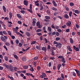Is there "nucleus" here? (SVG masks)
I'll list each match as a JSON object with an SVG mask.
<instances>
[{"label": "nucleus", "instance_id": "f257e3e1", "mask_svg": "<svg viewBox=\"0 0 80 80\" xmlns=\"http://www.w3.org/2000/svg\"><path fill=\"white\" fill-rule=\"evenodd\" d=\"M4 37L3 36L1 37V39L3 42H6V40H7L8 39V38L6 36H4Z\"/></svg>", "mask_w": 80, "mask_h": 80}, {"label": "nucleus", "instance_id": "f03ea898", "mask_svg": "<svg viewBox=\"0 0 80 80\" xmlns=\"http://www.w3.org/2000/svg\"><path fill=\"white\" fill-rule=\"evenodd\" d=\"M7 69L9 70L10 71H11V72H13V71H14V69H13V66L12 65H9V66L8 67V68Z\"/></svg>", "mask_w": 80, "mask_h": 80}, {"label": "nucleus", "instance_id": "7ed1b4c3", "mask_svg": "<svg viewBox=\"0 0 80 80\" xmlns=\"http://www.w3.org/2000/svg\"><path fill=\"white\" fill-rule=\"evenodd\" d=\"M36 25L37 27L39 28H42V25H40V23L39 21H38L37 22Z\"/></svg>", "mask_w": 80, "mask_h": 80}, {"label": "nucleus", "instance_id": "20e7f679", "mask_svg": "<svg viewBox=\"0 0 80 80\" xmlns=\"http://www.w3.org/2000/svg\"><path fill=\"white\" fill-rule=\"evenodd\" d=\"M62 44L59 42L57 44V45H56V47H57V48H62Z\"/></svg>", "mask_w": 80, "mask_h": 80}, {"label": "nucleus", "instance_id": "39448f33", "mask_svg": "<svg viewBox=\"0 0 80 80\" xmlns=\"http://www.w3.org/2000/svg\"><path fill=\"white\" fill-rule=\"evenodd\" d=\"M42 75H41L40 76V77L41 78H43L44 77H47V75L44 72H42Z\"/></svg>", "mask_w": 80, "mask_h": 80}, {"label": "nucleus", "instance_id": "423d86ee", "mask_svg": "<svg viewBox=\"0 0 80 80\" xmlns=\"http://www.w3.org/2000/svg\"><path fill=\"white\" fill-rule=\"evenodd\" d=\"M73 48L77 52H79V51H80V48L78 47H76L75 46H73Z\"/></svg>", "mask_w": 80, "mask_h": 80}, {"label": "nucleus", "instance_id": "0eeeda50", "mask_svg": "<svg viewBox=\"0 0 80 80\" xmlns=\"http://www.w3.org/2000/svg\"><path fill=\"white\" fill-rule=\"evenodd\" d=\"M71 25H72V22H71V21H68V22H67L66 23V25H67L68 27H70L71 26Z\"/></svg>", "mask_w": 80, "mask_h": 80}, {"label": "nucleus", "instance_id": "6e6552de", "mask_svg": "<svg viewBox=\"0 0 80 80\" xmlns=\"http://www.w3.org/2000/svg\"><path fill=\"white\" fill-rule=\"evenodd\" d=\"M32 25L34 26L35 25V23H36V22H37V20L36 19L34 18L32 20Z\"/></svg>", "mask_w": 80, "mask_h": 80}, {"label": "nucleus", "instance_id": "1a4fd4ad", "mask_svg": "<svg viewBox=\"0 0 80 80\" xmlns=\"http://www.w3.org/2000/svg\"><path fill=\"white\" fill-rule=\"evenodd\" d=\"M2 65H3V66H4V67H5L6 68H7V69L8 68V67H9V65H7V64H6L5 63H4L2 64Z\"/></svg>", "mask_w": 80, "mask_h": 80}, {"label": "nucleus", "instance_id": "9d476101", "mask_svg": "<svg viewBox=\"0 0 80 80\" xmlns=\"http://www.w3.org/2000/svg\"><path fill=\"white\" fill-rule=\"evenodd\" d=\"M26 75H28V76H31L33 78H34V76L33 75H32V73H26Z\"/></svg>", "mask_w": 80, "mask_h": 80}, {"label": "nucleus", "instance_id": "9b49d317", "mask_svg": "<svg viewBox=\"0 0 80 80\" xmlns=\"http://www.w3.org/2000/svg\"><path fill=\"white\" fill-rule=\"evenodd\" d=\"M75 71H76V73L78 75V76H80V73H79V72L80 71H79L77 70V69H75Z\"/></svg>", "mask_w": 80, "mask_h": 80}, {"label": "nucleus", "instance_id": "f8f14e48", "mask_svg": "<svg viewBox=\"0 0 80 80\" xmlns=\"http://www.w3.org/2000/svg\"><path fill=\"white\" fill-rule=\"evenodd\" d=\"M24 3L25 5L27 6L28 5V1H27L25 0L24 1Z\"/></svg>", "mask_w": 80, "mask_h": 80}, {"label": "nucleus", "instance_id": "ddd939ff", "mask_svg": "<svg viewBox=\"0 0 80 80\" xmlns=\"http://www.w3.org/2000/svg\"><path fill=\"white\" fill-rule=\"evenodd\" d=\"M9 14V17L10 18V19H12V13L11 12H10Z\"/></svg>", "mask_w": 80, "mask_h": 80}, {"label": "nucleus", "instance_id": "4468645a", "mask_svg": "<svg viewBox=\"0 0 80 80\" xmlns=\"http://www.w3.org/2000/svg\"><path fill=\"white\" fill-rule=\"evenodd\" d=\"M22 60L23 62H26L27 61V58L26 57H23L22 58Z\"/></svg>", "mask_w": 80, "mask_h": 80}, {"label": "nucleus", "instance_id": "2eb2a0df", "mask_svg": "<svg viewBox=\"0 0 80 80\" xmlns=\"http://www.w3.org/2000/svg\"><path fill=\"white\" fill-rule=\"evenodd\" d=\"M61 80H64L65 79L64 78V75H63V73H62L61 74Z\"/></svg>", "mask_w": 80, "mask_h": 80}, {"label": "nucleus", "instance_id": "dca6fc26", "mask_svg": "<svg viewBox=\"0 0 80 80\" xmlns=\"http://www.w3.org/2000/svg\"><path fill=\"white\" fill-rule=\"evenodd\" d=\"M52 3L55 7H57V3H56V2H55V1L53 0L52 1Z\"/></svg>", "mask_w": 80, "mask_h": 80}, {"label": "nucleus", "instance_id": "f3484780", "mask_svg": "<svg viewBox=\"0 0 80 80\" xmlns=\"http://www.w3.org/2000/svg\"><path fill=\"white\" fill-rule=\"evenodd\" d=\"M2 8L4 12H6V8L4 6H2Z\"/></svg>", "mask_w": 80, "mask_h": 80}, {"label": "nucleus", "instance_id": "a211bd4d", "mask_svg": "<svg viewBox=\"0 0 80 80\" xmlns=\"http://www.w3.org/2000/svg\"><path fill=\"white\" fill-rule=\"evenodd\" d=\"M26 35L27 36H28V37H30V33L28 32H26Z\"/></svg>", "mask_w": 80, "mask_h": 80}, {"label": "nucleus", "instance_id": "6ab92c4d", "mask_svg": "<svg viewBox=\"0 0 80 80\" xmlns=\"http://www.w3.org/2000/svg\"><path fill=\"white\" fill-rule=\"evenodd\" d=\"M64 16L65 18H66L68 19L69 18L67 14H64Z\"/></svg>", "mask_w": 80, "mask_h": 80}, {"label": "nucleus", "instance_id": "aec40b11", "mask_svg": "<svg viewBox=\"0 0 80 80\" xmlns=\"http://www.w3.org/2000/svg\"><path fill=\"white\" fill-rule=\"evenodd\" d=\"M45 17L46 19H47V20H49V19H50V17L49 16H45Z\"/></svg>", "mask_w": 80, "mask_h": 80}, {"label": "nucleus", "instance_id": "412c9836", "mask_svg": "<svg viewBox=\"0 0 80 80\" xmlns=\"http://www.w3.org/2000/svg\"><path fill=\"white\" fill-rule=\"evenodd\" d=\"M62 67V65L60 64H59L58 65V69L59 70H60V67Z\"/></svg>", "mask_w": 80, "mask_h": 80}, {"label": "nucleus", "instance_id": "4be33fe9", "mask_svg": "<svg viewBox=\"0 0 80 80\" xmlns=\"http://www.w3.org/2000/svg\"><path fill=\"white\" fill-rule=\"evenodd\" d=\"M29 70L30 71H31V72H34V69H33V68L32 67H31V68Z\"/></svg>", "mask_w": 80, "mask_h": 80}, {"label": "nucleus", "instance_id": "5701e85b", "mask_svg": "<svg viewBox=\"0 0 80 80\" xmlns=\"http://www.w3.org/2000/svg\"><path fill=\"white\" fill-rule=\"evenodd\" d=\"M68 48L69 51H70V52H72V49H71V48H70V46H68Z\"/></svg>", "mask_w": 80, "mask_h": 80}, {"label": "nucleus", "instance_id": "b1692460", "mask_svg": "<svg viewBox=\"0 0 80 80\" xmlns=\"http://www.w3.org/2000/svg\"><path fill=\"white\" fill-rule=\"evenodd\" d=\"M13 56L15 58H16V59H18V57L16 54H14Z\"/></svg>", "mask_w": 80, "mask_h": 80}, {"label": "nucleus", "instance_id": "393cba45", "mask_svg": "<svg viewBox=\"0 0 80 80\" xmlns=\"http://www.w3.org/2000/svg\"><path fill=\"white\" fill-rule=\"evenodd\" d=\"M69 5L71 7H73V6H74V3L72 2H70Z\"/></svg>", "mask_w": 80, "mask_h": 80}, {"label": "nucleus", "instance_id": "a878e982", "mask_svg": "<svg viewBox=\"0 0 80 80\" xmlns=\"http://www.w3.org/2000/svg\"><path fill=\"white\" fill-rule=\"evenodd\" d=\"M28 68V66H24L23 67V68L24 69H27Z\"/></svg>", "mask_w": 80, "mask_h": 80}, {"label": "nucleus", "instance_id": "bb28decb", "mask_svg": "<svg viewBox=\"0 0 80 80\" xmlns=\"http://www.w3.org/2000/svg\"><path fill=\"white\" fill-rule=\"evenodd\" d=\"M8 32V35H10V36H12V32L11 31H7Z\"/></svg>", "mask_w": 80, "mask_h": 80}, {"label": "nucleus", "instance_id": "cd10ccee", "mask_svg": "<svg viewBox=\"0 0 80 80\" xmlns=\"http://www.w3.org/2000/svg\"><path fill=\"white\" fill-rule=\"evenodd\" d=\"M70 42L71 43H72V44L73 43V39H72V38H70Z\"/></svg>", "mask_w": 80, "mask_h": 80}, {"label": "nucleus", "instance_id": "c85d7f7f", "mask_svg": "<svg viewBox=\"0 0 80 80\" xmlns=\"http://www.w3.org/2000/svg\"><path fill=\"white\" fill-rule=\"evenodd\" d=\"M13 30L14 33H17V29H16L15 28H13Z\"/></svg>", "mask_w": 80, "mask_h": 80}, {"label": "nucleus", "instance_id": "c756f323", "mask_svg": "<svg viewBox=\"0 0 80 80\" xmlns=\"http://www.w3.org/2000/svg\"><path fill=\"white\" fill-rule=\"evenodd\" d=\"M74 12L75 13H77V14H78L80 13L78 10H75Z\"/></svg>", "mask_w": 80, "mask_h": 80}, {"label": "nucleus", "instance_id": "7c9ffc66", "mask_svg": "<svg viewBox=\"0 0 80 80\" xmlns=\"http://www.w3.org/2000/svg\"><path fill=\"white\" fill-rule=\"evenodd\" d=\"M8 77L9 78H10L11 80H13V78H12V77H10L9 76H8Z\"/></svg>", "mask_w": 80, "mask_h": 80}, {"label": "nucleus", "instance_id": "2f4dec72", "mask_svg": "<svg viewBox=\"0 0 80 80\" xmlns=\"http://www.w3.org/2000/svg\"><path fill=\"white\" fill-rule=\"evenodd\" d=\"M60 40V38L59 37L56 38L55 39L56 41H58V40Z\"/></svg>", "mask_w": 80, "mask_h": 80}, {"label": "nucleus", "instance_id": "473e14b6", "mask_svg": "<svg viewBox=\"0 0 80 80\" xmlns=\"http://www.w3.org/2000/svg\"><path fill=\"white\" fill-rule=\"evenodd\" d=\"M52 10H54V11H57V9L56 8H54V7H52Z\"/></svg>", "mask_w": 80, "mask_h": 80}, {"label": "nucleus", "instance_id": "72a5a7b5", "mask_svg": "<svg viewBox=\"0 0 80 80\" xmlns=\"http://www.w3.org/2000/svg\"><path fill=\"white\" fill-rule=\"evenodd\" d=\"M4 59L6 61H7L8 60V57L7 56H5Z\"/></svg>", "mask_w": 80, "mask_h": 80}, {"label": "nucleus", "instance_id": "f704fd0d", "mask_svg": "<svg viewBox=\"0 0 80 80\" xmlns=\"http://www.w3.org/2000/svg\"><path fill=\"white\" fill-rule=\"evenodd\" d=\"M62 61L63 63H65V59L64 58H63L62 59Z\"/></svg>", "mask_w": 80, "mask_h": 80}, {"label": "nucleus", "instance_id": "c9c22d12", "mask_svg": "<svg viewBox=\"0 0 80 80\" xmlns=\"http://www.w3.org/2000/svg\"><path fill=\"white\" fill-rule=\"evenodd\" d=\"M2 33L3 34H4L5 35H7V32H6L5 31H3L2 32Z\"/></svg>", "mask_w": 80, "mask_h": 80}, {"label": "nucleus", "instance_id": "e433bc0d", "mask_svg": "<svg viewBox=\"0 0 80 80\" xmlns=\"http://www.w3.org/2000/svg\"><path fill=\"white\" fill-rule=\"evenodd\" d=\"M5 45H7V46H10V43H9L8 42H6Z\"/></svg>", "mask_w": 80, "mask_h": 80}, {"label": "nucleus", "instance_id": "4c0bfd02", "mask_svg": "<svg viewBox=\"0 0 80 80\" xmlns=\"http://www.w3.org/2000/svg\"><path fill=\"white\" fill-rule=\"evenodd\" d=\"M58 43L59 42H58L56 41H54L53 42L54 45H55V44L57 45L58 44Z\"/></svg>", "mask_w": 80, "mask_h": 80}, {"label": "nucleus", "instance_id": "58836bf2", "mask_svg": "<svg viewBox=\"0 0 80 80\" xmlns=\"http://www.w3.org/2000/svg\"><path fill=\"white\" fill-rule=\"evenodd\" d=\"M47 13H48V15H50V11H49V10H47Z\"/></svg>", "mask_w": 80, "mask_h": 80}, {"label": "nucleus", "instance_id": "ea45409f", "mask_svg": "<svg viewBox=\"0 0 80 80\" xmlns=\"http://www.w3.org/2000/svg\"><path fill=\"white\" fill-rule=\"evenodd\" d=\"M65 8L67 11H69V8L65 6Z\"/></svg>", "mask_w": 80, "mask_h": 80}, {"label": "nucleus", "instance_id": "a19ab883", "mask_svg": "<svg viewBox=\"0 0 80 80\" xmlns=\"http://www.w3.org/2000/svg\"><path fill=\"white\" fill-rule=\"evenodd\" d=\"M17 16L18 17V18H21V15L19 14H17Z\"/></svg>", "mask_w": 80, "mask_h": 80}, {"label": "nucleus", "instance_id": "79ce46f5", "mask_svg": "<svg viewBox=\"0 0 80 80\" xmlns=\"http://www.w3.org/2000/svg\"><path fill=\"white\" fill-rule=\"evenodd\" d=\"M15 42L17 44H18L19 43V40L18 39H17L15 41Z\"/></svg>", "mask_w": 80, "mask_h": 80}, {"label": "nucleus", "instance_id": "37998d69", "mask_svg": "<svg viewBox=\"0 0 80 80\" xmlns=\"http://www.w3.org/2000/svg\"><path fill=\"white\" fill-rule=\"evenodd\" d=\"M40 67L39 66H37V69L38 71H39L40 70Z\"/></svg>", "mask_w": 80, "mask_h": 80}, {"label": "nucleus", "instance_id": "c03bdc74", "mask_svg": "<svg viewBox=\"0 0 80 80\" xmlns=\"http://www.w3.org/2000/svg\"><path fill=\"white\" fill-rule=\"evenodd\" d=\"M48 30L49 32H51L52 31V29L50 27H48Z\"/></svg>", "mask_w": 80, "mask_h": 80}, {"label": "nucleus", "instance_id": "a18cd8bd", "mask_svg": "<svg viewBox=\"0 0 80 80\" xmlns=\"http://www.w3.org/2000/svg\"><path fill=\"white\" fill-rule=\"evenodd\" d=\"M36 48L38 50H40V46H36Z\"/></svg>", "mask_w": 80, "mask_h": 80}, {"label": "nucleus", "instance_id": "49530a36", "mask_svg": "<svg viewBox=\"0 0 80 80\" xmlns=\"http://www.w3.org/2000/svg\"><path fill=\"white\" fill-rule=\"evenodd\" d=\"M28 11L30 12V13H32L33 12L32 11V10L31 9H28Z\"/></svg>", "mask_w": 80, "mask_h": 80}, {"label": "nucleus", "instance_id": "de8ad7c7", "mask_svg": "<svg viewBox=\"0 0 80 80\" xmlns=\"http://www.w3.org/2000/svg\"><path fill=\"white\" fill-rule=\"evenodd\" d=\"M72 75L74 77H76V73L74 72H72Z\"/></svg>", "mask_w": 80, "mask_h": 80}, {"label": "nucleus", "instance_id": "09e8293b", "mask_svg": "<svg viewBox=\"0 0 80 80\" xmlns=\"http://www.w3.org/2000/svg\"><path fill=\"white\" fill-rule=\"evenodd\" d=\"M58 58H63V57L62 56H59L58 57Z\"/></svg>", "mask_w": 80, "mask_h": 80}, {"label": "nucleus", "instance_id": "8fccbe9b", "mask_svg": "<svg viewBox=\"0 0 80 80\" xmlns=\"http://www.w3.org/2000/svg\"><path fill=\"white\" fill-rule=\"evenodd\" d=\"M36 43V41H33V42H32L31 43V45H34V44H35Z\"/></svg>", "mask_w": 80, "mask_h": 80}, {"label": "nucleus", "instance_id": "3c124183", "mask_svg": "<svg viewBox=\"0 0 80 80\" xmlns=\"http://www.w3.org/2000/svg\"><path fill=\"white\" fill-rule=\"evenodd\" d=\"M72 12H70L69 13V16H70V17H72Z\"/></svg>", "mask_w": 80, "mask_h": 80}, {"label": "nucleus", "instance_id": "603ef678", "mask_svg": "<svg viewBox=\"0 0 80 80\" xmlns=\"http://www.w3.org/2000/svg\"><path fill=\"white\" fill-rule=\"evenodd\" d=\"M56 36H57V37H58V36H59V33L58 32H56Z\"/></svg>", "mask_w": 80, "mask_h": 80}, {"label": "nucleus", "instance_id": "864d4df0", "mask_svg": "<svg viewBox=\"0 0 80 80\" xmlns=\"http://www.w3.org/2000/svg\"><path fill=\"white\" fill-rule=\"evenodd\" d=\"M42 50L43 51H45V50H46V48H45V47H43L42 48Z\"/></svg>", "mask_w": 80, "mask_h": 80}, {"label": "nucleus", "instance_id": "5fc2aeb1", "mask_svg": "<svg viewBox=\"0 0 80 80\" xmlns=\"http://www.w3.org/2000/svg\"><path fill=\"white\" fill-rule=\"evenodd\" d=\"M55 28H56L57 30H58L59 28V26H55Z\"/></svg>", "mask_w": 80, "mask_h": 80}, {"label": "nucleus", "instance_id": "6e6d98bb", "mask_svg": "<svg viewBox=\"0 0 80 80\" xmlns=\"http://www.w3.org/2000/svg\"><path fill=\"white\" fill-rule=\"evenodd\" d=\"M20 12L21 13H25V12L23 10H21L20 11Z\"/></svg>", "mask_w": 80, "mask_h": 80}, {"label": "nucleus", "instance_id": "4d7b16f0", "mask_svg": "<svg viewBox=\"0 0 80 80\" xmlns=\"http://www.w3.org/2000/svg\"><path fill=\"white\" fill-rule=\"evenodd\" d=\"M48 66L49 67H50L51 66H52V63L51 62H50L49 63Z\"/></svg>", "mask_w": 80, "mask_h": 80}, {"label": "nucleus", "instance_id": "13d9d810", "mask_svg": "<svg viewBox=\"0 0 80 80\" xmlns=\"http://www.w3.org/2000/svg\"><path fill=\"white\" fill-rule=\"evenodd\" d=\"M76 27L77 28H79V26H78V25L77 24H76Z\"/></svg>", "mask_w": 80, "mask_h": 80}, {"label": "nucleus", "instance_id": "bf43d9fd", "mask_svg": "<svg viewBox=\"0 0 80 80\" xmlns=\"http://www.w3.org/2000/svg\"><path fill=\"white\" fill-rule=\"evenodd\" d=\"M75 34H76V32H72V35H75Z\"/></svg>", "mask_w": 80, "mask_h": 80}, {"label": "nucleus", "instance_id": "052dcab7", "mask_svg": "<svg viewBox=\"0 0 80 80\" xmlns=\"http://www.w3.org/2000/svg\"><path fill=\"white\" fill-rule=\"evenodd\" d=\"M0 35L2 36H3V32H2V31L0 32Z\"/></svg>", "mask_w": 80, "mask_h": 80}, {"label": "nucleus", "instance_id": "680f3d73", "mask_svg": "<svg viewBox=\"0 0 80 80\" xmlns=\"http://www.w3.org/2000/svg\"><path fill=\"white\" fill-rule=\"evenodd\" d=\"M10 43L12 45H13V41L12 40L10 41Z\"/></svg>", "mask_w": 80, "mask_h": 80}, {"label": "nucleus", "instance_id": "e2e57ef3", "mask_svg": "<svg viewBox=\"0 0 80 80\" xmlns=\"http://www.w3.org/2000/svg\"><path fill=\"white\" fill-rule=\"evenodd\" d=\"M36 32H41V29H37L36 30Z\"/></svg>", "mask_w": 80, "mask_h": 80}, {"label": "nucleus", "instance_id": "0e129e2a", "mask_svg": "<svg viewBox=\"0 0 80 80\" xmlns=\"http://www.w3.org/2000/svg\"><path fill=\"white\" fill-rule=\"evenodd\" d=\"M3 69V67L0 66V70H2Z\"/></svg>", "mask_w": 80, "mask_h": 80}, {"label": "nucleus", "instance_id": "69168bd1", "mask_svg": "<svg viewBox=\"0 0 80 80\" xmlns=\"http://www.w3.org/2000/svg\"><path fill=\"white\" fill-rule=\"evenodd\" d=\"M18 24H19V25H21V24L22 23V22H21L20 21H18Z\"/></svg>", "mask_w": 80, "mask_h": 80}, {"label": "nucleus", "instance_id": "338daca9", "mask_svg": "<svg viewBox=\"0 0 80 80\" xmlns=\"http://www.w3.org/2000/svg\"><path fill=\"white\" fill-rule=\"evenodd\" d=\"M11 37L12 39H15V37L14 36H13V35Z\"/></svg>", "mask_w": 80, "mask_h": 80}, {"label": "nucleus", "instance_id": "774afa93", "mask_svg": "<svg viewBox=\"0 0 80 80\" xmlns=\"http://www.w3.org/2000/svg\"><path fill=\"white\" fill-rule=\"evenodd\" d=\"M57 31L58 32H62V30L61 29H58L57 30Z\"/></svg>", "mask_w": 80, "mask_h": 80}]
</instances>
